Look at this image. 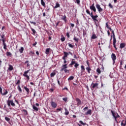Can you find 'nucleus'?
Wrapping results in <instances>:
<instances>
[{"instance_id":"f257e3e1","label":"nucleus","mask_w":126,"mask_h":126,"mask_svg":"<svg viewBox=\"0 0 126 126\" xmlns=\"http://www.w3.org/2000/svg\"><path fill=\"white\" fill-rule=\"evenodd\" d=\"M98 86H99V84L97 83H92L91 85V88L92 90H94V89H97V88H98Z\"/></svg>"},{"instance_id":"f03ea898","label":"nucleus","mask_w":126,"mask_h":126,"mask_svg":"<svg viewBox=\"0 0 126 126\" xmlns=\"http://www.w3.org/2000/svg\"><path fill=\"white\" fill-rule=\"evenodd\" d=\"M7 104L8 107H10L11 105L12 107H15V103H14V102H13V100H8L7 101Z\"/></svg>"},{"instance_id":"7ed1b4c3","label":"nucleus","mask_w":126,"mask_h":126,"mask_svg":"<svg viewBox=\"0 0 126 126\" xmlns=\"http://www.w3.org/2000/svg\"><path fill=\"white\" fill-rule=\"evenodd\" d=\"M111 113L112 114V116L114 118V121H115L116 123L118 124V120H117V116L118 115V113L117 112L113 111V110H111Z\"/></svg>"},{"instance_id":"20e7f679","label":"nucleus","mask_w":126,"mask_h":126,"mask_svg":"<svg viewBox=\"0 0 126 126\" xmlns=\"http://www.w3.org/2000/svg\"><path fill=\"white\" fill-rule=\"evenodd\" d=\"M29 71H30V69H29L24 72L23 76L25 77H26L27 78L28 80H29L30 79V77L28 76V73H29Z\"/></svg>"},{"instance_id":"39448f33","label":"nucleus","mask_w":126,"mask_h":126,"mask_svg":"<svg viewBox=\"0 0 126 126\" xmlns=\"http://www.w3.org/2000/svg\"><path fill=\"white\" fill-rule=\"evenodd\" d=\"M111 59L113 61V64H115L116 60H117V56L114 53H112L111 55Z\"/></svg>"},{"instance_id":"423d86ee","label":"nucleus","mask_w":126,"mask_h":126,"mask_svg":"<svg viewBox=\"0 0 126 126\" xmlns=\"http://www.w3.org/2000/svg\"><path fill=\"white\" fill-rule=\"evenodd\" d=\"M91 17H92V19L94 21H98V20H97L96 18H98V15L94 16L93 15V12H91Z\"/></svg>"},{"instance_id":"0eeeda50","label":"nucleus","mask_w":126,"mask_h":126,"mask_svg":"<svg viewBox=\"0 0 126 126\" xmlns=\"http://www.w3.org/2000/svg\"><path fill=\"white\" fill-rule=\"evenodd\" d=\"M95 6L98 10V12H102L103 11V8H101V6L99 4H96Z\"/></svg>"},{"instance_id":"6e6552de","label":"nucleus","mask_w":126,"mask_h":126,"mask_svg":"<svg viewBox=\"0 0 126 126\" xmlns=\"http://www.w3.org/2000/svg\"><path fill=\"white\" fill-rule=\"evenodd\" d=\"M90 8L91 10H93L94 12H96V8L94 5V3H93L91 6H90Z\"/></svg>"},{"instance_id":"1a4fd4ad","label":"nucleus","mask_w":126,"mask_h":126,"mask_svg":"<svg viewBox=\"0 0 126 126\" xmlns=\"http://www.w3.org/2000/svg\"><path fill=\"white\" fill-rule=\"evenodd\" d=\"M66 68H67V64H63L62 65V68L61 69V71H63V70Z\"/></svg>"},{"instance_id":"9d476101","label":"nucleus","mask_w":126,"mask_h":126,"mask_svg":"<svg viewBox=\"0 0 126 126\" xmlns=\"http://www.w3.org/2000/svg\"><path fill=\"white\" fill-rule=\"evenodd\" d=\"M51 106H52V108H57V103L52 101L51 102Z\"/></svg>"},{"instance_id":"9b49d317","label":"nucleus","mask_w":126,"mask_h":126,"mask_svg":"<svg viewBox=\"0 0 126 126\" xmlns=\"http://www.w3.org/2000/svg\"><path fill=\"white\" fill-rule=\"evenodd\" d=\"M85 115H92V110H91V109H89V110H88L86 113H85Z\"/></svg>"},{"instance_id":"f8f14e48","label":"nucleus","mask_w":126,"mask_h":126,"mask_svg":"<svg viewBox=\"0 0 126 126\" xmlns=\"http://www.w3.org/2000/svg\"><path fill=\"white\" fill-rule=\"evenodd\" d=\"M126 47V43H122L120 44V49H124Z\"/></svg>"},{"instance_id":"ddd939ff","label":"nucleus","mask_w":126,"mask_h":126,"mask_svg":"<svg viewBox=\"0 0 126 126\" xmlns=\"http://www.w3.org/2000/svg\"><path fill=\"white\" fill-rule=\"evenodd\" d=\"M91 39L92 40H94L95 39H97V35H96V34H95L94 33H93L92 37H91Z\"/></svg>"},{"instance_id":"4468645a","label":"nucleus","mask_w":126,"mask_h":126,"mask_svg":"<svg viewBox=\"0 0 126 126\" xmlns=\"http://www.w3.org/2000/svg\"><path fill=\"white\" fill-rule=\"evenodd\" d=\"M24 89L27 92V94L28 95H29V92H30V90L29 88H27L26 87H24Z\"/></svg>"},{"instance_id":"2eb2a0df","label":"nucleus","mask_w":126,"mask_h":126,"mask_svg":"<svg viewBox=\"0 0 126 126\" xmlns=\"http://www.w3.org/2000/svg\"><path fill=\"white\" fill-rule=\"evenodd\" d=\"M76 100L77 101V106H79V105H81V100H80L79 98H76Z\"/></svg>"},{"instance_id":"dca6fc26","label":"nucleus","mask_w":126,"mask_h":126,"mask_svg":"<svg viewBox=\"0 0 126 126\" xmlns=\"http://www.w3.org/2000/svg\"><path fill=\"white\" fill-rule=\"evenodd\" d=\"M81 73H83V72H84V71H85V68L84 67V66L81 65Z\"/></svg>"},{"instance_id":"f3484780","label":"nucleus","mask_w":126,"mask_h":126,"mask_svg":"<svg viewBox=\"0 0 126 126\" xmlns=\"http://www.w3.org/2000/svg\"><path fill=\"white\" fill-rule=\"evenodd\" d=\"M13 70V66L12 65L9 64L8 70L11 71V70Z\"/></svg>"},{"instance_id":"a211bd4d","label":"nucleus","mask_w":126,"mask_h":126,"mask_svg":"<svg viewBox=\"0 0 126 126\" xmlns=\"http://www.w3.org/2000/svg\"><path fill=\"white\" fill-rule=\"evenodd\" d=\"M50 50H51V48H47L45 51V54H46V55H49Z\"/></svg>"},{"instance_id":"6ab92c4d","label":"nucleus","mask_w":126,"mask_h":126,"mask_svg":"<svg viewBox=\"0 0 126 126\" xmlns=\"http://www.w3.org/2000/svg\"><path fill=\"white\" fill-rule=\"evenodd\" d=\"M2 45L3 46L4 50H6L7 49V46L6 45V43H2Z\"/></svg>"},{"instance_id":"aec40b11","label":"nucleus","mask_w":126,"mask_h":126,"mask_svg":"<svg viewBox=\"0 0 126 126\" xmlns=\"http://www.w3.org/2000/svg\"><path fill=\"white\" fill-rule=\"evenodd\" d=\"M96 72H97L98 75H99V74H101V70L99 68H97Z\"/></svg>"},{"instance_id":"412c9836","label":"nucleus","mask_w":126,"mask_h":126,"mask_svg":"<svg viewBox=\"0 0 126 126\" xmlns=\"http://www.w3.org/2000/svg\"><path fill=\"white\" fill-rule=\"evenodd\" d=\"M19 51L21 54H22V53H23V51H24V48L23 47H21Z\"/></svg>"},{"instance_id":"4be33fe9","label":"nucleus","mask_w":126,"mask_h":126,"mask_svg":"<svg viewBox=\"0 0 126 126\" xmlns=\"http://www.w3.org/2000/svg\"><path fill=\"white\" fill-rule=\"evenodd\" d=\"M32 108H33V110H34V111H35L36 112H38V108H37V107H36L35 105H32Z\"/></svg>"},{"instance_id":"5701e85b","label":"nucleus","mask_w":126,"mask_h":126,"mask_svg":"<svg viewBox=\"0 0 126 126\" xmlns=\"http://www.w3.org/2000/svg\"><path fill=\"white\" fill-rule=\"evenodd\" d=\"M75 61L74 59H72V61H71V63H70L69 64V65H73V64H75V61Z\"/></svg>"},{"instance_id":"b1692460","label":"nucleus","mask_w":126,"mask_h":126,"mask_svg":"<svg viewBox=\"0 0 126 126\" xmlns=\"http://www.w3.org/2000/svg\"><path fill=\"white\" fill-rule=\"evenodd\" d=\"M0 37L1 38V39H5V38H4L5 37V35L4 33H1L0 34Z\"/></svg>"},{"instance_id":"393cba45","label":"nucleus","mask_w":126,"mask_h":126,"mask_svg":"<svg viewBox=\"0 0 126 126\" xmlns=\"http://www.w3.org/2000/svg\"><path fill=\"white\" fill-rule=\"evenodd\" d=\"M73 40L74 41H75L76 43H78L79 39L78 38H77L76 36H74Z\"/></svg>"},{"instance_id":"a878e982","label":"nucleus","mask_w":126,"mask_h":126,"mask_svg":"<svg viewBox=\"0 0 126 126\" xmlns=\"http://www.w3.org/2000/svg\"><path fill=\"white\" fill-rule=\"evenodd\" d=\"M60 3L57 2L56 3L55 6L54 7V8H58V7H60Z\"/></svg>"},{"instance_id":"bb28decb","label":"nucleus","mask_w":126,"mask_h":126,"mask_svg":"<svg viewBox=\"0 0 126 126\" xmlns=\"http://www.w3.org/2000/svg\"><path fill=\"white\" fill-rule=\"evenodd\" d=\"M5 120L7 122V123H9L10 122V118L7 117H5Z\"/></svg>"},{"instance_id":"cd10ccee","label":"nucleus","mask_w":126,"mask_h":126,"mask_svg":"<svg viewBox=\"0 0 126 126\" xmlns=\"http://www.w3.org/2000/svg\"><path fill=\"white\" fill-rule=\"evenodd\" d=\"M86 69L87 70L88 73H90V71H91V68H90V67H87L86 68Z\"/></svg>"},{"instance_id":"c85d7f7f","label":"nucleus","mask_w":126,"mask_h":126,"mask_svg":"<svg viewBox=\"0 0 126 126\" xmlns=\"http://www.w3.org/2000/svg\"><path fill=\"white\" fill-rule=\"evenodd\" d=\"M74 79V77L73 76H70L68 79V81H70V80H73V79Z\"/></svg>"},{"instance_id":"c756f323","label":"nucleus","mask_w":126,"mask_h":126,"mask_svg":"<svg viewBox=\"0 0 126 126\" xmlns=\"http://www.w3.org/2000/svg\"><path fill=\"white\" fill-rule=\"evenodd\" d=\"M12 54L10 52H6V56L7 57H11Z\"/></svg>"},{"instance_id":"7c9ffc66","label":"nucleus","mask_w":126,"mask_h":126,"mask_svg":"<svg viewBox=\"0 0 126 126\" xmlns=\"http://www.w3.org/2000/svg\"><path fill=\"white\" fill-rule=\"evenodd\" d=\"M116 43H117V40L116 39L115 36H113V45L116 44Z\"/></svg>"},{"instance_id":"2f4dec72","label":"nucleus","mask_w":126,"mask_h":126,"mask_svg":"<svg viewBox=\"0 0 126 126\" xmlns=\"http://www.w3.org/2000/svg\"><path fill=\"white\" fill-rule=\"evenodd\" d=\"M17 89L19 90V92H20V93H22V90L21 89V88L20 87V86L19 85L18 87H17Z\"/></svg>"},{"instance_id":"473e14b6","label":"nucleus","mask_w":126,"mask_h":126,"mask_svg":"<svg viewBox=\"0 0 126 126\" xmlns=\"http://www.w3.org/2000/svg\"><path fill=\"white\" fill-rule=\"evenodd\" d=\"M7 93H8V92L7 91V90H5V92H4V93H2V94H1L3 96H4V95H6V94H7Z\"/></svg>"},{"instance_id":"72a5a7b5","label":"nucleus","mask_w":126,"mask_h":126,"mask_svg":"<svg viewBox=\"0 0 126 126\" xmlns=\"http://www.w3.org/2000/svg\"><path fill=\"white\" fill-rule=\"evenodd\" d=\"M41 3L43 6H45L46 4L45 3V2H44V0H41Z\"/></svg>"},{"instance_id":"f704fd0d","label":"nucleus","mask_w":126,"mask_h":126,"mask_svg":"<svg viewBox=\"0 0 126 126\" xmlns=\"http://www.w3.org/2000/svg\"><path fill=\"white\" fill-rule=\"evenodd\" d=\"M64 54V56L66 58H67V56H68L69 54L67 52H63Z\"/></svg>"},{"instance_id":"c9c22d12","label":"nucleus","mask_w":126,"mask_h":126,"mask_svg":"<svg viewBox=\"0 0 126 126\" xmlns=\"http://www.w3.org/2000/svg\"><path fill=\"white\" fill-rule=\"evenodd\" d=\"M65 115H66V116H67V115H68L69 114V112L67 111V109L66 108H65Z\"/></svg>"},{"instance_id":"e433bc0d","label":"nucleus","mask_w":126,"mask_h":126,"mask_svg":"<svg viewBox=\"0 0 126 126\" xmlns=\"http://www.w3.org/2000/svg\"><path fill=\"white\" fill-rule=\"evenodd\" d=\"M55 75H56V73L55 72H52L50 74L51 77H54V76H55Z\"/></svg>"},{"instance_id":"4c0bfd02","label":"nucleus","mask_w":126,"mask_h":126,"mask_svg":"<svg viewBox=\"0 0 126 126\" xmlns=\"http://www.w3.org/2000/svg\"><path fill=\"white\" fill-rule=\"evenodd\" d=\"M110 32H111L113 34V36H115V32H114V31L112 30V29L110 28H109Z\"/></svg>"},{"instance_id":"58836bf2","label":"nucleus","mask_w":126,"mask_h":126,"mask_svg":"<svg viewBox=\"0 0 126 126\" xmlns=\"http://www.w3.org/2000/svg\"><path fill=\"white\" fill-rule=\"evenodd\" d=\"M79 123L80 124H81L83 126H86V125H87V124L83 123L82 121H80Z\"/></svg>"},{"instance_id":"ea45409f","label":"nucleus","mask_w":126,"mask_h":126,"mask_svg":"<svg viewBox=\"0 0 126 126\" xmlns=\"http://www.w3.org/2000/svg\"><path fill=\"white\" fill-rule=\"evenodd\" d=\"M64 71L65 73H69V70H68L67 69H64Z\"/></svg>"},{"instance_id":"a19ab883","label":"nucleus","mask_w":126,"mask_h":126,"mask_svg":"<svg viewBox=\"0 0 126 126\" xmlns=\"http://www.w3.org/2000/svg\"><path fill=\"white\" fill-rule=\"evenodd\" d=\"M86 12L88 14H89V15H90V16H91V13H90V11H89V10L87 9Z\"/></svg>"},{"instance_id":"79ce46f5","label":"nucleus","mask_w":126,"mask_h":126,"mask_svg":"<svg viewBox=\"0 0 126 126\" xmlns=\"http://www.w3.org/2000/svg\"><path fill=\"white\" fill-rule=\"evenodd\" d=\"M68 46H69V47H70V48H73L74 47V45H72L71 44H70V43H68Z\"/></svg>"},{"instance_id":"37998d69","label":"nucleus","mask_w":126,"mask_h":126,"mask_svg":"<svg viewBox=\"0 0 126 126\" xmlns=\"http://www.w3.org/2000/svg\"><path fill=\"white\" fill-rule=\"evenodd\" d=\"M61 40L62 42H64V41L65 40V38H64V37H63L61 38Z\"/></svg>"},{"instance_id":"c03bdc74","label":"nucleus","mask_w":126,"mask_h":126,"mask_svg":"<svg viewBox=\"0 0 126 126\" xmlns=\"http://www.w3.org/2000/svg\"><path fill=\"white\" fill-rule=\"evenodd\" d=\"M79 65V64L76 63L74 65V66L75 67V68H77V67H78Z\"/></svg>"},{"instance_id":"a18cd8bd","label":"nucleus","mask_w":126,"mask_h":126,"mask_svg":"<svg viewBox=\"0 0 126 126\" xmlns=\"http://www.w3.org/2000/svg\"><path fill=\"white\" fill-rule=\"evenodd\" d=\"M121 126H126V124L125 123H124V120L121 122Z\"/></svg>"},{"instance_id":"49530a36","label":"nucleus","mask_w":126,"mask_h":126,"mask_svg":"<svg viewBox=\"0 0 126 126\" xmlns=\"http://www.w3.org/2000/svg\"><path fill=\"white\" fill-rule=\"evenodd\" d=\"M108 6L110 7V8H113V5H112V4H111V3H109Z\"/></svg>"},{"instance_id":"de8ad7c7","label":"nucleus","mask_w":126,"mask_h":126,"mask_svg":"<svg viewBox=\"0 0 126 126\" xmlns=\"http://www.w3.org/2000/svg\"><path fill=\"white\" fill-rule=\"evenodd\" d=\"M32 32L33 33V34H36V31H35V30H34L33 29H32Z\"/></svg>"},{"instance_id":"09e8293b","label":"nucleus","mask_w":126,"mask_h":126,"mask_svg":"<svg viewBox=\"0 0 126 126\" xmlns=\"http://www.w3.org/2000/svg\"><path fill=\"white\" fill-rule=\"evenodd\" d=\"M106 26L108 29H110V28H111L110 27H109V24H108V23H106Z\"/></svg>"},{"instance_id":"8fccbe9b","label":"nucleus","mask_w":126,"mask_h":126,"mask_svg":"<svg viewBox=\"0 0 126 126\" xmlns=\"http://www.w3.org/2000/svg\"><path fill=\"white\" fill-rule=\"evenodd\" d=\"M63 100L64 101V102H66L67 101V97L63 98Z\"/></svg>"},{"instance_id":"3c124183","label":"nucleus","mask_w":126,"mask_h":126,"mask_svg":"<svg viewBox=\"0 0 126 126\" xmlns=\"http://www.w3.org/2000/svg\"><path fill=\"white\" fill-rule=\"evenodd\" d=\"M66 36L67 37V38H69L70 35H69V33L67 32L66 34Z\"/></svg>"},{"instance_id":"603ef678","label":"nucleus","mask_w":126,"mask_h":126,"mask_svg":"<svg viewBox=\"0 0 126 126\" xmlns=\"http://www.w3.org/2000/svg\"><path fill=\"white\" fill-rule=\"evenodd\" d=\"M62 20H65V19H66V16L64 15L63 17L62 18Z\"/></svg>"},{"instance_id":"864d4df0","label":"nucleus","mask_w":126,"mask_h":126,"mask_svg":"<svg viewBox=\"0 0 126 126\" xmlns=\"http://www.w3.org/2000/svg\"><path fill=\"white\" fill-rule=\"evenodd\" d=\"M76 2L78 4H79L80 3V0H76Z\"/></svg>"},{"instance_id":"5fc2aeb1","label":"nucleus","mask_w":126,"mask_h":126,"mask_svg":"<svg viewBox=\"0 0 126 126\" xmlns=\"http://www.w3.org/2000/svg\"><path fill=\"white\" fill-rule=\"evenodd\" d=\"M2 44L5 43V38L2 39Z\"/></svg>"},{"instance_id":"6e6d98bb","label":"nucleus","mask_w":126,"mask_h":126,"mask_svg":"<svg viewBox=\"0 0 126 126\" xmlns=\"http://www.w3.org/2000/svg\"><path fill=\"white\" fill-rule=\"evenodd\" d=\"M0 93L1 94H2V89L1 88V87H0Z\"/></svg>"},{"instance_id":"4d7b16f0","label":"nucleus","mask_w":126,"mask_h":126,"mask_svg":"<svg viewBox=\"0 0 126 126\" xmlns=\"http://www.w3.org/2000/svg\"><path fill=\"white\" fill-rule=\"evenodd\" d=\"M19 83H20V80H18L17 81V82H16V85H17L18 84H19Z\"/></svg>"},{"instance_id":"13d9d810","label":"nucleus","mask_w":126,"mask_h":126,"mask_svg":"<svg viewBox=\"0 0 126 126\" xmlns=\"http://www.w3.org/2000/svg\"><path fill=\"white\" fill-rule=\"evenodd\" d=\"M30 23H31V24H33V25H36V23L34 22H30Z\"/></svg>"},{"instance_id":"bf43d9fd","label":"nucleus","mask_w":126,"mask_h":126,"mask_svg":"<svg viewBox=\"0 0 126 126\" xmlns=\"http://www.w3.org/2000/svg\"><path fill=\"white\" fill-rule=\"evenodd\" d=\"M86 110H88V107H85L84 109L83 110L85 111Z\"/></svg>"},{"instance_id":"052dcab7","label":"nucleus","mask_w":126,"mask_h":126,"mask_svg":"<svg viewBox=\"0 0 126 126\" xmlns=\"http://www.w3.org/2000/svg\"><path fill=\"white\" fill-rule=\"evenodd\" d=\"M57 81L59 85H61V83H60V79H57Z\"/></svg>"},{"instance_id":"680f3d73","label":"nucleus","mask_w":126,"mask_h":126,"mask_svg":"<svg viewBox=\"0 0 126 126\" xmlns=\"http://www.w3.org/2000/svg\"><path fill=\"white\" fill-rule=\"evenodd\" d=\"M113 46H114V48H115L116 50H118V49L117 48V46H116V44H113Z\"/></svg>"},{"instance_id":"e2e57ef3","label":"nucleus","mask_w":126,"mask_h":126,"mask_svg":"<svg viewBox=\"0 0 126 126\" xmlns=\"http://www.w3.org/2000/svg\"><path fill=\"white\" fill-rule=\"evenodd\" d=\"M57 111H58V112H60V111H62V108H58L57 109Z\"/></svg>"},{"instance_id":"0e129e2a","label":"nucleus","mask_w":126,"mask_h":126,"mask_svg":"<svg viewBox=\"0 0 126 126\" xmlns=\"http://www.w3.org/2000/svg\"><path fill=\"white\" fill-rule=\"evenodd\" d=\"M70 25H71V27H74V24L71 23Z\"/></svg>"},{"instance_id":"69168bd1","label":"nucleus","mask_w":126,"mask_h":126,"mask_svg":"<svg viewBox=\"0 0 126 126\" xmlns=\"http://www.w3.org/2000/svg\"><path fill=\"white\" fill-rule=\"evenodd\" d=\"M30 53H31V54H32V55H34V52L33 51H30Z\"/></svg>"},{"instance_id":"338daca9","label":"nucleus","mask_w":126,"mask_h":126,"mask_svg":"<svg viewBox=\"0 0 126 126\" xmlns=\"http://www.w3.org/2000/svg\"><path fill=\"white\" fill-rule=\"evenodd\" d=\"M120 65L122 66V65H123V61H120Z\"/></svg>"},{"instance_id":"774afa93","label":"nucleus","mask_w":126,"mask_h":126,"mask_svg":"<svg viewBox=\"0 0 126 126\" xmlns=\"http://www.w3.org/2000/svg\"><path fill=\"white\" fill-rule=\"evenodd\" d=\"M43 17H45V16H46V13L45 12L43 13Z\"/></svg>"}]
</instances>
